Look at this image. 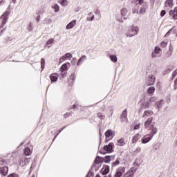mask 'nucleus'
Segmentation results:
<instances>
[{
    "mask_svg": "<svg viewBox=\"0 0 177 177\" xmlns=\"http://www.w3.org/2000/svg\"><path fill=\"white\" fill-rule=\"evenodd\" d=\"M139 31V28L136 26H130L128 28L127 30L126 31L127 37H133L138 34Z\"/></svg>",
    "mask_w": 177,
    "mask_h": 177,
    "instance_id": "f257e3e1",
    "label": "nucleus"
},
{
    "mask_svg": "<svg viewBox=\"0 0 177 177\" xmlns=\"http://www.w3.org/2000/svg\"><path fill=\"white\" fill-rule=\"evenodd\" d=\"M125 174V167H120L116 169V172L115 173L113 177H121L122 174Z\"/></svg>",
    "mask_w": 177,
    "mask_h": 177,
    "instance_id": "f03ea898",
    "label": "nucleus"
},
{
    "mask_svg": "<svg viewBox=\"0 0 177 177\" xmlns=\"http://www.w3.org/2000/svg\"><path fill=\"white\" fill-rule=\"evenodd\" d=\"M147 86H151L156 84V77L151 75H150L148 79L146 80Z\"/></svg>",
    "mask_w": 177,
    "mask_h": 177,
    "instance_id": "7ed1b4c3",
    "label": "nucleus"
},
{
    "mask_svg": "<svg viewBox=\"0 0 177 177\" xmlns=\"http://www.w3.org/2000/svg\"><path fill=\"white\" fill-rule=\"evenodd\" d=\"M153 134H147L142 139L141 142L143 144L149 143V141L153 139Z\"/></svg>",
    "mask_w": 177,
    "mask_h": 177,
    "instance_id": "20e7f679",
    "label": "nucleus"
},
{
    "mask_svg": "<svg viewBox=\"0 0 177 177\" xmlns=\"http://www.w3.org/2000/svg\"><path fill=\"white\" fill-rule=\"evenodd\" d=\"M127 115H128V111H127V109H124L120 115L121 122H125V121H128Z\"/></svg>",
    "mask_w": 177,
    "mask_h": 177,
    "instance_id": "39448f33",
    "label": "nucleus"
},
{
    "mask_svg": "<svg viewBox=\"0 0 177 177\" xmlns=\"http://www.w3.org/2000/svg\"><path fill=\"white\" fill-rule=\"evenodd\" d=\"M9 15L10 12L6 11L1 15L0 17L1 23H6L8 21V19H9Z\"/></svg>",
    "mask_w": 177,
    "mask_h": 177,
    "instance_id": "423d86ee",
    "label": "nucleus"
},
{
    "mask_svg": "<svg viewBox=\"0 0 177 177\" xmlns=\"http://www.w3.org/2000/svg\"><path fill=\"white\" fill-rule=\"evenodd\" d=\"M161 48L160 47L156 46L155 48V50L152 53V57H160L161 56Z\"/></svg>",
    "mask_w": 177,
    "mask_h": 177,
    "instance_id": "0eeeda50",
    "label": "nucleus"
},
{
    "mask_svg": "<svg viewBox=\"0 0 177 177\" xmlns=\"http://www.w3.org/2000/svg\"><path fill=\"white\" fill-rule=\"evenodd\" d=\"M109 172H110V166L104 165L100 170V173L102 175H107Z\"/></svg>",
    "mask_w": 177,
    "mask_h": 177,
    "instance_id": "6e6552de",
    "label": "nucleus"
},
{
    "mask_svg": "<svg viewBox=\"0 0 177 177\" xmlns=\"http://www.w3.org/2000/svg\"><path fill=\"white\" fill-rule=\"evenodd\" d=\"M170 17L173 18L174 20H177V7L174 10H171L169 12Z\"/></svg>",
    "mask_w": 177,
    "mask_h": 177,
    "instance_id": "1a4fd4ad",
    "label": "nucleus"
},
{
    "mask_svg": "<svg viewBox=\"0 0 177 177\" xmlns=\"http://www.w3.org/2000/svg\"><path fill=\"white\" fill-rule=\"evenodd\" d=\"M113 146H114V144H113V142H111L108 145L104 146V150L105 151H107L108 153H112Z\"/></svg>",
    "mask_w": 177,
    "mask_h": 177,
    "instance_id": "9d476101",
    "label": "nucleus"
},
{
    "mask_svg": "<svg viewBox=\"0 0 177 177\" xmlns=\"http://www.w3.org/2000/svg\"><path fill=\"white\" fill-rule=\"evenodd\" d=\"M50 80L51 82H56L59 80V74L54 73L50 75Z\"/></svg>",
    "mask_w": 177,
    "mask_h": 177,
    "instance_id": "9b49d317",
    "label": "nucleus"
},
{
    "mask_svg": "<svg viewBox=\"0 0 177 177\" xmlns=\"http://www.w3.org/2000/svg\"><path fill=\"white\" fill-rule=\"evenodd\" d=\"M151 122H153V117L149 118L145 122V128L147 129L150 125H151Z\"/></svg>",
    "mask_w": 177,
    "mask_h": 177,
    "instance_id": "f8f14e48",
    "label": "nucleus"
},
{
    "mask_svg": "<svg viewBox=\"0 0 177 177\" xmlns=\"http://www.w3.org/2000/svg\"><path fill=\"white\" fill-rule=\"evenodd\" d=\"M8 172H9V168L8 167H0V174L1 175H8Z\"/></svg>",
    "mask_w": 177,
    "mask_h": 177,
    "instance_id": "ddd939ff",
    "label": "nucleus"
},
{
    "mask_svg": "<svg viewBox=\"0 0 177 177\" xmlns=\"http://www.w3.org/2000/svg\"><path fill=\"white\" fill-rule=\"evenodd\" d=\"M140 138H142V136H140V134L139 133H136V135H134L133 136V138H132V143H136V142H138V140H139V139H140Z\"/></svg>",
    "mask_w": 177,
    "mask_h": 177,
    "instance_id": "4468645a",
    "label": "nucleus"
},
{
    "mask_svg": "<svg viewBox=\"0 0 177 177\" xmlns=\"http://www.w3.org/2000/svg\"><path fill=\"white\" fill-rule=\"evenodd\" d=\"M68 66H70V63H65L64 64L60 69H59V71H67V70H68Z\"/></svg>",
    "mask_w": 177,
    "mask_h": 177,
    "instance_id": "2eb2a0df",
    "label": "nucleus"
},
{
    "mask_svg": "<svg viewBox=\"0 0 177 177\" xmlns=\"http://www.w3.org/2000/svg\"><path fill=\"white\" fill-rule=\"evenodd\" d=\"M149 131H151V133L149 135H156V133H157L158 130L156 127H154V124H151L149 127Z\"/></svg>",
    "mask_w": 177,
    "mask_h": 177,
    "instance_id": "dca6fc26",
    "label": "nucleus"
},
{
    "mask_svg": "<svg viewBox=\"0 0 177 177\" xmlns=\"http://www.w3.org/2000/svg\"><path fill=\"white\" fill-rule=\"evenodd\" d=\"M135 176V172L132 169H130L125 174V177H133Z\"/></svg>",
    "mask_w": 177,
    "mask_h": 177,
    "instance_id": "f3484780",
    "label": "nucleus"
},
{
    "mask_svg": "<svg viewBox=\"0 0 177 177\" xmlns=\"http://www.w3.org/2000/svg\"><path fill=\"white\" fill-rule=\"evenodd\" d=\"M153 114H154L153 111L147 110L144 111L142 117H150V115H153Z\"/></svg>",
    "mask_w": 177,
    "mask_h": 177,
    "instance_id": "a211bd4d",
    "label": "nucleus"
},
{
    "mask_svg": "<svg viewBox=\"0 0 177 177\" xmlns=\"http://www.w3.org/2000/svg\"><path fill=\"white\" fill-rule=\"evenodd\" d=\"M26 161H27V157H26V156H21L20 157V161H19L20 165H24Z\"/></svg>",
    "mask_w": 177,
    "mask_h": 177,
    "instance_id": "6ab92c4d",
    "label": "nucleus"
},
{
    "mask_svg": "<svg viewBox=\"0 0 177 177\" xmlns=\"http://www.w3.org/2000/svg\"><path fill=\"white\" fill-rule=\"evenodd\" d=\"M114 136V131L111 129H109L105 132V136L106 138H110L111 136Z\"/></svg>",
    "mask_w": 177,
    "mask_h": 177,
    "instance_id": "aec40b11",
    "label": "nucleus"
},
{
    "mask_svg": "<svg viewBox=\"0 0 177 177\" xmlns=\"http://www.w3.org/2000/svg\"><path fill=\"white\" fill-rule=\"evenodd\" d=\"M174 6V2L172 0H167L165 2L166 8H172Z\"/></svg>",
    "mask_w": 177,
    "mask_h": 177,
    "instance_id": "412c9836",
    "label": "nucleus"
},
{
    "mask_svg": "<svg viewBox=\"0 0 177 177\" xmlns=\"http://www.w3.org/2000/svg\"><path fill=\"white\" fill-rule=\"evenodd\" d=\"M121 15H122V17H123V19H127V17L125 16H127L128 15V10L127 8L122 9Z\"/></svg>",
    "mask_w": 177,
    "mask_h": 177,
    "instance_id": "4be33fe9",
    "label": "nucleus"
},
{
    "mask_svg": "<svg viewBox=\"0 0 177 177\" xmlns=\"http://www.w3.org/2000/svg\"><path fill=\"white\" fill-rule=\"evenodd\" d=\"M154 92H156V88L154 86H151L147 88V93L149 95H154Z\"/></svg>",
    "mask_w": 177,
    "mask_h": 177,
    "instance_id": "5701e85b",
    "label": "nucleus"
},
{
    "mask_svg": "<svg viewBox=\"0 0 177 177\" xmlns=\"http://www.w3.org/2000/svg\"><path fill=\"white\" fill-rule=\"evenodd\" d=\"M101 162H103V158H100L99 156L96 157L95 160V164H101Z\"/></svg>",
    "mask_w": 177,
    "mask_h": 177,
    "instance_id": "b1692460",
    "label": "nucleus"
},
{
    "mask_svg": "<svg viewBox=\"0 0 177 177\" xmlns=\"http://www.w3.org/2000/svg\"><path fill=\"white\" fill-rule=\"evenodd\" d=\"M118 146H124L125 145V141L124 138H120V140H118Z\"/></svg>",
    "mask_w": 177,
    "mask_h": 177,
    "instance_id": "393cba45",
    "label": "nucleus"
},
{
    "mask_svg": "<svg viewBox=\"0 0 177 177\" xmlns=\"http://www.w3.org/2000/svg\"><path fill=\"white\" fill-rule=\"evenodd\" d=\"M31 149H30V148L28 147H26L24 149V153L26 156H31Z\"/></svg>",
    "mask_w": 177,
    "mask_h": 177,
    "instance_id": "a878e982",
    "label": "nucleus"
},
{
    "mask_svg": "<svg viewBox=\"0 0 177 177\" xmlns=\"http://www.w3.org/2000/svg\"><path fill=\"white\" fill-rule=\"evenodd\" d=\"M103 160L104 161V162L109 163L110 162V161H111V156H106L104 157V158H103Z\"/></svg>",
    "mask_w": 177,
    "mask_h": 177,
    "instance_id": "bb28decb",
    "label": "nucleus"
},
{
    "mask_svg": "<svg viewBox=\"0 0 177 177\" xmlns=\"http://www.w3.org/2000/svg\"><path fill=\"white\" fill-rule=\"evenodd\" d=\"M117 165H120V159H117L115 162H112L111 167L114 168V167H117Z\"/></svg>",
    "mask_w": 177,
    "mask_h": 177,
    "instance_id": "cd10ccee",
    "label": "nucleus"
},
{
    "mask_svg": "<svg viewBox=\"0 0 177 177\" xmlns=\"http://www.w3.org/2000/svg\"><path fill=\"white\" fill-rule=\"evenodd\" d=\"M93 19H95V15H93V14H92V12L88 14V17H87V20L88 21H92V20H93Z\"/></svg>",
    "mask_w": 177,
    "mask_h": 177,
    "instance_id": "c85d7f7f",
    "label": "nucleus"
},
{
    "mask_svg": "<svg viewBox=\"0 0 177 177\" xmlns=\"http://www.w3.org/2000/svg\"><path fill=\"white\" fill-rule=\"evenodd\" d=\"M97 116L98 117V118H100V120H104V118H105V115H103V113H101V112H98L97 113Z\"/></svg>",
    "mask_w": 177,
    "mask_h": 177,
    "instance_id": "c756f323",
    "label": "nucleus"
},
{
    "mask_svg": "<svg viewBox=\"0 0 177 177\" xmlns=\"http://www.w3.org/2000/svg\"><path fill=\"white\" fill-rule=\"evenodd\" d=\"M75 24L69 23L66 26V30H71V28H73V27H75Z\"/></svg>",
    "mask_w": 177,
    "mask_h": 177,
    "instance_id": "7c9ffc66",
    "label": "nucleus"
},
{
    "mask_svg": "<svg viewBox=\"0 0 177 177\" xmlns=\"http://www.w3.org/2000/svg\"><path fill=\"white\" fill-rule=\"evenodd\" d=\"M41 71H43L44 68H45V59L44 58H41Z\"/></svg>",
    "mask_w": 177,
    "mask_h": 177,
    "instance_id": "2f4dec72",
    "label": "nucleus"
},
{
    "mask_svg": "<svg viewBox=\"0 0 177 177\" xmlns=\"http://www.w3.org/2000/svg\"><path fill=\"white\" fill-rule=\"evenodd\" d=\"M110 59H111V62H113V63H117V56L110 55Z\"/></svg>",
    "mask_w": 177,
    "mask_h": 177,
    "instance_id": "473e14b6",
    "label": "nucleus"
},
{
    "mask_svg": "<svg viewBox=\"0 0 177 177\" xmlns=\"http://www.w3.org/2000/svg\"><path fill=\"white\" fill-rule=\"evenodd\" d=\"M53 9L55 10V12H57L59 10H60V7H59V5L55 4L53 6Z\"/></svg>",
    "mask_w": 177,
    "mask_h": 177,
    "instance_id": "72a5a7b5",
    "label": "nucleus"
},
{
    "mask_svg": "<svg viewBox=\"0 0 177 177\" xmlns=\"http://www.w3.org/2000/svg\"><path fill=\"white\" fill-rule=\"evenodd\" d=\"M65 57L66 58V60H68L73 57V55H71L70 53H68L65 55Z\"/></svg>",
    "mask_w": 177,
    "mask_h": 177,
    "instance_id": "f704fd0d",
    "label": "nucleus"
},
{
    "mask_svg": "<svg viewBox=\"0 0 177 177\" xmlns=\"http://www.w3.org/2000/svg\"><path fill=\"white\" fill-rule=\"evenodd\" d=\"M71 114H73L72 112L66 113L64 115V118H68V117H71Z\"/></svg>",
    "mask_w": 177,
    "mask_h": 177,
    "instance_id": "c9c22d12",
    "label": "nucleus"
},
{
    "mask_svg": "<svg viewBox=\"0 0 177 177\" xmlns=\"http://www.w3.org/2000/svg\"><path fill=\"white\" fill-rule=\"evenodd\" d=\"M66 75H67V72L61 71V74H60L61 78H64V77H66Z\"/></svg>",
    "mask_w": 177,
    "mask_h": 177,
    "instance_id": "e433bc0d",
    "label": "nucleus"
},
{
    "mask_svg": "<svg viewBox=\"0 0 177 177\" xmlns=\"http://www.w3.org/2000/svg\"><path fill=\"white\" fill-rule=\"evenodd\" d=\"M167 44H168L167 42L162 41V42L160 43V47H161V48H165V46H167Z\"/></svg>",
    "mask_w": 177,
    "mask_h": 177,
    "instance_id": "4c0bfd02",
    "label": "nucleus"
},
{
    "mask_svg": "<svg viewBox=\"0 0 177 177\" xmlns=\"http://www.w3.org/2000/svg\"><path fill=\"white\" fill-rule=\"evenodd\" d=\"M64 60H67V58H66V55L62 56L59 59V63H63V62H64Z\"/></svg>",
    "mask_w": 177,
    "mask_h": 177,
    "instance_id": "58836bf2",
    "label": "nucleus"
},
{
    "mask_svg": "<svg viewBox=\"0 0 177 177\" xmlns=\"http://www.w3.org/2000/svg\"><path fill=\"white\" fill-rule=\"evenodd\" d=\"M70 80H72V82H74V81H75V75L71 74V75H70Z\"/></svg>",
    "mask_w": 177,
    "mask_h": 177,
    "instance_id": "ea45409f",
    "label": "nucleus"
},
{
    "mask_svg": "<svg viewBox=\"0 0 177 177\" xmlns=\"http://www.w3.org/2000/svg\"><path fill=\"white\" fill-rule=\"evenodd\" d=\"M165 15H167V11H165V10H162L160 12V16H161V17H164V16H165Z\"/></svg>",
    "mask_w": 177,
    "mask_h": 177,
    "instance_id": "a19ab883",
    "label": "nucleus"
},
{
    "mask_svg": "<svg viewBox=\"0 0 177 177\" xmlns=\"http://www.w3.org/2000/svg\"><path fill=\"white\" fill-rule=\"evenodd\" d=\"M61 5H62V6H67V1H66V0L61 1Z\"/></svg>",
    "mask_w": 177,
    "mask_h": 177,
    "instance_id": "79ce46f5",
    "label": "nucleus"
},
{
    "mask_svg": "<svg viewBox=\"0 0 177 177\" xmlns=\"http://www.w3.org/2000/svg\"><path fill=\"white\" fill-rule=\"evenodd\" d=\"M53 39H50L48 41L46 42V45H50L51 44H53Z\"/></svg>",
    "mask_w": 177,
    "mask_h": 177,
    "instance_id": "37998d69",
    "label": "nucleus"
},
{
    "mask_svg": "<svg viewBox=\"0 0 177 177\" xmlns=\"http://www.w3.org/2000/svg\"><path fill=\"white\" fill-rule=\"evenodd\" d=\"M149 107H150V104L149 102L144 104V109H149Z\"/></svg>",
    "mask_w": 177,
    "mask_h": 177,
    "instance_id": "c03bdc74",
    "label": "nucleus"
},
{
    "mask_svg": "<svg viewBox=\"0 0 177 177\" xmlns=\"http://www.w3.org/2000/svg\"><path fill=\"white\" fill-rule=\"evenodd\" d=\"M135 130L140 129V123H138L134 127Z\"/></svg>",
    "mask_w": 177,
    "mask_h": 177,
    "instance_id": "a18cd8bd",
    "label": "nucleus"
},
{
    "mask_svg": "<svg viewBox=\"0 0 177 177\" xmlns=\"http://www.w3.org/2000/svg\"><path fill=\"white\" fill-rule=\"evenodd\" d=\"M8 177H19V175L16 174H9Z\"/></svg>",
    "mask_w": 177,
    "mask_h": 177,
    "instance_id": "49530a36",
    "label": "nucleus"
},
{
    "mask_svg": "<svg viewBox=\"0 0 177 177\" xmlns=\"http://www.w3.org/2000/svg\"><path fill=\"white\" fill-rule=\"evenodd\" d=\"M82 59H85V56H83V57H82L80 59H79V61H78V62H77V66H80V63L81 62V60H82Z\"/></svg>",
    "mask_w": 177,
    "mask_h": 177,
    "instance_id": "de8ad7c7",
    "label": "nucleus"
},
{
    "mask_svg": "<svg viewBox=\"0 0 177 177\" xmlns=\"http://www.w3.org/2000/svg\"><path fill=\"white\" fill-rule=\"evenodd\" d=\"M156 86H157L158 88H161V82H158L156 83Z\"/></svg>",
    "mask_w": 177,
    "mask_h": 177,
    "instance_id": "09e8293b",
    "label": "nucleus"
},
{
    "mask_svg": "<svg viewBox=\"0 0 177 177\" xmlns=\"http://www.w3.org/2000/svg\"><path fill=\"white\" fill-rule=\"evenodd\" d=\"M144 3H145V0H138V4L139 5H142Z\"/></svg>",
    "mask_w": 177,
    "mask_h": 177,
    "instance_id": "8fccbe9b",
    "label": "nucleus"
},
{
    "mask_svg": "<svg viewBox=\"0 0 177 177\" xmlns=\"http://www.w3.org/2000/svg\"><path fill=\"white\" fill-rule=\"evenodd\" d=\"M156 100V97H151L150 99H149V102H154Z\"/></svg>",
    "mask_w": 177,
    "mask_h": 177,
    "instance_id": "3c124183",
    "label": "nucleus"
},
{
    "mask_svg": "<svg viewBox=\"0 0 177 177\" xmlns=\"http://www.w3.org/2000/svg\"><path fill=\"white\" fill-rule=\"evenodd\" d=\"M0 164H1V165H5V164H6V161H5V160L1 161Z\"/></svg>",
    "mask_w": 177,
    "mask_h": 177,
    "instance_id": "603ef678",
    "label": "nucleus"
},
{
    "mask_svg": "<svg viewBox=\"0 0 177 177\" xmlns=\"http://www.w3.org/2000/svg\"><path fill=\"white\" fill-rule=\"evenodd\" d=\"M40 19H41V16L38 15V16L37 17V18H36V21H39Z\"/></svg>",
    "mask_w": 177,
    "mask_h": 177,
    "instance_id": "864d4df0",
    "label": "nucleus"
},
{
    "mask_svg": "<svg viewBox=\"0 0 177 177\" xmlns=\"http://www.w3.org/2000/svg\"><path fill=\"white\" fill-rule=\"evenodd\" d=\"M77 104H73V110H75V109H77Z\"/></svg>",
    "mask_w": 177,
    "mask_h": 177,
    "instance_id": "5fc2aeb1",
    "label": "nucleus"
},
{
    "mask_svg": "<svg viewBox=\"0 0 177 177\" xmlns=\"http://www.w3.org/2000/svg\"><path fill=\"white\" fill-rule=\"evenodd\" d=\"M174 85H175V86H176V85H177V77H176V80L174 82Z\"/></svg>",
    "mask_w": 177,
    "mask_h": 177,
    "instance_id": "6e6d98bb",
    "label": "nucleus"
},
{
    "mask_svg": "<svg viewBox=\"0 0 177 177\" xmlns=\"http://www.w3.org/2000/svg\"><path fill=\"white\" fill-rule=\"evenodd\" d=\"M140 150H141V148L139 147V148H138V149H136V151L139 152V151H140Z\"/></svg>",
    "mask_w": 177,
    "mask_h": 177,
    "instance_id": "4d7b16f0",
    "label": "nucleus"
},
{
    "mask_svg": "<svg viewBox=\"0 0 177 177\" xmlns=\"http://www.w3.org/2000/svg\"><path fill=\"white\" fill-rule=\"evenodd\" d=\"M3 27V24H0V28H2Z\"/></svg>",
    "mask_w": 177,
    "mask_h": 177,
    "instance_id": "13d9d810",
    "label": "nucleus"
},
{
    "mask_svg": "<svg viewBox=\"0 0 177 177\" xmlns=\"http://www.w3.org/2000/svg\"><path fill=\"white\" fill-rule=\"evenodd\" d=\"M76 20H73V21H71V23H76Z\"/></svg>",
    "mask_w": 177,
    "mask_h": 177,
    "instance_id": "bf43d9fd",
    "label": "nucleus"
},
{
    "mask_svg": "<svg viewBox=\"0 0 177 177\" xmlns=\"http://www.w3.org/2000/svg\"><path fill=\"white\" fill-rule=\"evenodd\" d=\"M95 177H100V174H97V175L95 176Z\"/></svg>",
    "mask_w": 177,
    "mask_h": 177,
    "instance_id": "052dcab7",
    "label": "nucleus"
},
{
    "mask_svg": "<svg viewBox=\"0 0 177 177\" xmlns=\"http://www.w3.org/2000/svg\"><path fill=\"white\" fill-rule=\"evenodd\" d=\"M62 131H63V129H62L61 130L59 131V133H60V132H62Z\"/></svg>",
    "mask_w": 177,
    "mask_h": 177,
    "instance_id": "680f3d73",
    "label": "nucleus"
},
{
    "mask_svg": "<svg viewBox=\"0 0 177 177\" xmlns=\"http://www.w3.org/2000/svg\"><path fill=\"white\" fill-rule=\"evenodd\" d=\"M31 177H35V175H32Z\"/></svg>",
    "mask_w": 177,
    "mask_h": 177,
    "instance_id": "e2e57ef3",
    "label": "nucleus"
},
{
    "mask_svg": "<svg viewBox=\"0 0 177 177\" xmlns=\"http://www.w3.org/2000/svg\"><path fill=\"white\" fill-rule=\"evenodd\" d=\"M31 30H32V28H30L29 29V31H31Z\"/></svg>",
    "mask_w": 177,
    "mask_h": 177,
    "instance_id": "0e129e2a",
    "label": "nucleus"
},
{
    "mask_svg": "<svg viewBox=\"0 0 177 177\" xmlns=\"http://www.w3.org/2000/svg\"><path fill=\"white\" fill-rule=\"evenodd\" d=\"M29 27H32V26H31V24H30Z\"/></svg>",
    "mask_w": 177,
    "mask_h": 177,
    "instance_id": "69168bd1",
    "label": "nucleus"
},
{
    "mask_svg": "<svg viewBox=\"0 0 177 177\" xmlns=\"http://www.w3.org/2000/svg\"><path fill=\"white\" fill-rule=\"evenodd\" d=\"M1 35H2V33H1V32H0V36H1Z\"/></svg>",
    "mask_w": 177,
    "mask_h": 177,
    "instance_id": "338daca9",
    "label": "nucleus"
},
{
    "mask_svg": "<svg viewBox=\"0 0 177 177\" xmlns=\"http://www.w3.org/2000/svg\"><path fill=\"white\" fill-rule=\"evenodd\" d=\"M14 1V3L15 2L16 0H12Z\"/></svg>",
    "mask_w": 177,
    "mask_h": 177,
    "instance_id": "774afa93",
    "label": "nucleus"
}]
</instances>
